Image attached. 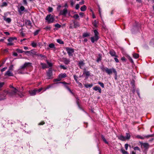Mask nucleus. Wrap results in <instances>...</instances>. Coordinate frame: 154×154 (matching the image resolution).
I'll return each instance as SVG.
<instances>
[{
    "label": "nucleus",
    "instance_id": "1",
    "mask_svg": "<svg viewBox=\"0 0 154 154\" xmlns=\"http://www.w3.org/2000/svg\"><path fill=\"white\" fill-rule=\"evenodd\" d=\"M4 92L11 97H22L23 96V94L15 88L8 91L4 90Z\"/></svg>",
    "mask_w": 154,
    "mask_h": 154
},
{
    "label": "nucleus",
    "instance_id": "2",
    "mask_svg": "<svg viewBox=\"0 0 154 154\" xmlns=\"http://www.w3.org/2000/svg\"><path fill=\"white\" fill-rule=\"evenodd\" d=\"M106 72L108 75H110L112 74V72H113L116 77L117 76V72L116 69L114 68L111 69H108L107 68H106L105 69Z\"/></svg>",
    "mask_w": 154,
    "mask_h": 154
},
{
    "label": "nucleus",
    "instance_id": "3",
    "mask_svg": "<svg viewBox=\"0 0 154 154\" xmlns=\"http://www.w3.org/2000/svg\"><path fill=\"white\" fill-rule=\"evenodd\" d=\"M131 135L129 133H126L125 136H124L122 135H120L118 137V138L122 141H125L126 140H129L130 139Z\"/></svg>",
    "mask_w": 154,
    "mask_h": 154
},
{
    "label": "nucleus",
    "instance_id": "4",
    "mask_svg": "<svg viewBox=\"0 0 154 154\" xmlns=\"http://www.w3.org/2000/svg\"><path fill=\"white\" fill-rule=\"evenodd\" d=\"M45 19L48 21V23L53 22L54 20V16L51 14L47 15Z\"/></svg>",
    "mask_w": 154,
    "mask_h": 154
},
{
    "label": "nucleus",
    "instance_id": "5",
    "mask_svg": "<svg viewBox=\"0 0 154 154\" xmlns=\"http://www.w3.org/2000/svg\"><path fill=\"white\" fill-rule=\"evenodd\" d=\"M66 49L69 56H73V54L74 52V49L73 48L70 47H66Z\"/></svg>",
    "mask_w": 154,
    "mask_h": 154
},
{
    "label": "nucleus",
    "instance_id": "6",
    "mask_svg": "<svg viewBox=\"0 0 154 154\" xmlns=\"http://www.w3.org/2000/svg\"><path fill=\"white\" fill-rule=\"evenodd\" d=\"M68 13V11L66 8H65L63 10L60 11L59 13V15H63L65 16Z\"/></svg>",
    "mask_w": 154,
    "mask_h": 154
},
{
    "label": "nucleus",
    "instance_id": "7",
    "mask_svg": "<svg viewBox=\"0 0 154 154\" xmlns=\"http://www.w3.org/2000/svg\"><path fill=\"white\" fill-rule=\"evenodd\" d=\"M140 144L141 146V147L142 148L143 146V148L145 149H147L149 146V144L147 143H143L140 142Z\"/></svg>",
    "mask_w": 154,
    "mask_h": 154
},
{
    "label": "nucleus",
    "instance_id": "8",
    "mask_svg": "<svg viewBox=\"0 0 154 154\" xmlns=\"http://www.w3.org/2000/svg\"><path fill=\"white\" fill-rule=\"evenodd\" d=\"M32 63H25L23 65L21 66V68L22 69H24L25 68L31 66Z\"/></svg>",
    "mask_w": 154,
    "mask_h": 154
},
{
    "label": "nucleus",
    "instance_id": "9",
    "mask_svg": "<svg viewBox=\"0 0 154 154\" xmlns=\"http://www.w3.org/2000/svg\"><path fill=\"white\" fill-rule=\"evenodd\" d=\"M6 93H3L2 94H0V101L5 100L6 99Z\"/></svg>",
    "mask_w": 154,
    "mask_h": 154
},
{
    "label": "nucleus",
    "instance_id": "10",
    "mask_svg": "<svg viewBox=\"0 0 154 154\" xmlns=\"http://www.w3.org/2000/svg\"><path fill=\"white\" fill-rule=\"evenodd\" d=\"M25 24L27 27L29 28H31L32 27V23L30 20H26L25 21Z\"/></svg>",
    "mask_w": 154,
    "mask_h": 154
},
{
    "label": "nucleus",
    "instance_id": "11",
    "mask_svg": "<svg viewBox=\"0 0 154 154\" xmlns=\"http://www.w3.org/2000/svg\"><path fill=\"white\" fill-rule=\"evenodd\" d=\"M47 75L49 77V79H50L52 75V72L51 68H50L48 71L47 72Z\"/></svg>",
    "mask_w": 154,
    "mask_h": 154
},
{
    "label": "nucleus",
    "instance_id": "12",
    "mask_svg": "<svg viewBox=\"0 0 154 154\" xmlns=\"http://www.w3.org/2000/svg\"><path fill=\"white\" fill-rule=\"evenodd\" d=\"M99 38L98 36H94V37H91V38L92 43H94L95 41H97Z\"/></svg>",
    "mask_w": 154,
    "mask_h": 154
},
{
    "label": "nucleus",
    "instance_id": "13",
    "mask_svg": "<svg viewBox=\"0 0 154 154\" xmlns=\"http://www.w3.org/2000/svg\"><path fill=\"white\" fill-rule=\"evenodd\" d=\"M5 76H13L14 74L10 70H8L5 73Z\"/></svg>",
    "mask_w": 154,
    "mask_h": 154
},
{
    "label": "nucleus",
    "instance_id": "14",
    "mask_svg": "<svg viewBox=\"0 0 154 154\" xmlns=\"http://www.w3.org/2000/svg\"><path fill=\"white\" fill-rule=\"evenodd\" d=\"M63 60L64 63L66 65L69 64L70 62V59L66 58H63Z\"/></svg>",
    "mask_w": 154,
    "mask_h": 154
},
{
    "label": "nucleus",
    "instance_id": "15",
    "mask_svg": "<svg viewBox=\"0 0 154 154\" xmlns=\"http://www.w3.org/2000/svg\"><path fill=\"white\" fill-rule=\"evenodd\" d=\"M93 89L95 91H98L100 93H101V88L98 86H96L94 87L93 88Z\"/></svg>",
    "mask_w": 154,
    "mask_h": 154
},
{
    "label": "nucleus",
    "instance_id": "16",
    "mask_svg": "<svg viewBox=\"0 0 154 154\" xmlns=\"http://www.w3.org/2000/svg\"><path fill=\"white\" fill-rule=\"evenodd\" d=\"M25 9V7L23 6H21L18 10V12L19 13V14H21L22 13V12L24 11Z\"/></svg>",
    "mask_w": 154,
    "mask_h": 154
},
{
    "label": "nucleus",
    "instance_id": "17",
    "mask_svg": "<svg viewBox=\"0 0 154 154\" xmlns=\"http://www.w3.org/2000/svg\"><path fill=\"white\" fill-rule=\"evenodd\" d=\"M84 65L85 63H84L83 61H79L78 64V66L81 69H82V67H83L84 66Z\"/></svg>",
    "mask_w": 154,
    "mask_h": 154
},
{
    "label": "nucleus",
    "instance_id": "18",
    "mask_svg": "<svg viewBox=\"0 0 154 154\" xmlns=\"http://www.w3.org/2000/svg\"><path fill=\"white\" fill-rule=\"evenodd\" d=\"M73 22V23H74V28H76L78 27H79V23L76 21L75 20H72Z\"/></svg>",
    "mask_w": 154,
    "mask_h": 154
},
{
    "label": "nucleus",
    "instance_id": "19",
    "mask_svg": "<svg viewBox=\"0 0 154 154\" xmlns=\"http://www.w3.org/2000/svg\"><path fill=\"white\" fill-rule=\"evenodd\" d=\"M36 92L35 89H34L33 90L29 91V94L31 96H34L36 94Z\"/></svg>",
    "mask_w": 154,
    "mask_h": 154
},
{
    "label": "nucleus",
    "instance_id": "20",
    "mask_svg": "<svg viewBox=\"0 0 154 154\" xmlns=\"http://www.w3.org/2000/svg\"><path fill=\"white\" fill-rule=\"evenodd\" d=\"M66 77V73H64L63 74H60L58 77L60 78L61 80V79L63 78H64Z\"/></svg>",
    "mask_w": 154,
    "mask_h": 154
},
{
    "label": "nucleus",
    "instance_id": "21",
    "mask_svg": "<svg viewBox=\"0 0 154 154\" xmlns=\"http://www.w3.org/2000/svg\"><path fill=\"white\" fill-rule=\"evenodd\" d=\"M109 54L112 56L117 57V56L116 55V53L114 51H110L109 52Z\"/></svg>",
    "mask_w": 154,
    "mask_h": 154
},
{
    "label": "nucleus",
    "instance_id": "22",
    "mask_svg": "<svg viewBox=\"0 0 154 154\" xmlns=\"http://www.w3.org/2000/svg\"><path fill=\"white\" fill-rule=\"evenodd\" d=\"M17 38L16 37H10L9 38L8 40L9 42H12V41L14 40H17Z\"/></svg>",
    "mask_w": 154,
    "mask_h": 154
},
{
    "label": "nucleus",
    "instance_id": "23",
    "mask_svg": "<svg viewBox=\"0 0 154 154\" xmlns=\"http://www.w3.org/2000/svg\"><path fill=\"white\" fill-rule=\"evenodd\" d=\"M101 138L103 140V141L106 144H108V142L106 141V139L105 137L103 135H101Z\"/></svg>",
    "mask_w": 154,
    "mask_h": 154
},
{
    "label": "nucleus",
    "instance_id": "24",
    "mask_svg": "<svg viewBox=\"0 0 154 154\" xmlns=\"http://www.w3.org/2000/svg\"><path fill=\"white\" fill-rule=\"evenodd\" d=\"M48 46L50 48L55 49V45L53 43H51Z\"/></svg>",
    "mask_w": 154,
    "mask_h": 154
},
{
    "label": "nucleus",
    "instance_id": "25",
    "mask_svg": "<svg viewBox=\"0 0 154 154\" xmlns=\"http://www.w3.org/2000/svg\"><path fill=\"white\" fill-rule=\"evenodd\" d=\"M86 9L87 7L85 5H84L83 6H82L80 8V10L81 11H85L86 10Z\"/></svg>",
    "mask_w": 154,
    "mask_h": 154
},
{
    "label": "nucleus",
    "instance_id": "26",
    "mask_svg": "<svg viewBox=\"0 0 154 154\" xmlns=\"http://www.w3.org/2000/svg\"><path fill=\"white\" fill-rule=\"evenodd\" d=\"M90 35V34L89 33H83L82 35V37L83 38H85L86 37H88Z\"/></svg>",
    "mask_w": 154,
    "mask_h": 154
},
{
    "label": "nucleus",
    "instance_id": "27",
    "mask_svg": "<svg viewBox=\"0 0 154 154\" xmlns=\"http://www.w3.org/2000/svg\"><path fill=\"white\" fill-rule=\"evenodd\" d=\"M93 85L92 84H87L85 85V87L87 88H91L93 86Z\"/></svg>",
    "mask_w": 154,
    "mask_h": 154
},
{
    "label": "nucleus",
    "instance_id": "28",
    "mask_svg": "<svg viewBox=\"0 0 154 154\" xmlns=\"http://www.w3.org/2000/svg\"><path fill=\"white\" fill-rule=\"evenodd\" d=\"M30 54H32L33 55H35L36 56H37V55L38 54L37 52L33 50H32L31 51V53Z\"/></svg>",
    "mask_w": 154,
    "mask_h": 154
},
{
    "label": "nucleus",
    "instance_id": "29",
    "mask_svg": "<svg viewBox=\"0 0 154 154\" xmlns=\"http://www.w3.org/2000/svg\"><path fill=\"white\" fill-rule=\"evenodd\" d=\"M72 17L75 18V19L79 20V16L78 14H75Z\"/></svg>",
    "mask_w": 154,
    "mask_h": 154
},
{
    "label": "nucleus",
    "instance_id": "30",
    "mask_svg": "<svg viewBox=\"0 0 154 154\" xmlns=\"http://www.w3.org/2000/svg\"><path fill=\"white\" fill-rule=\"evenodd\" d=\"M16 51L17 52L19 53H23V52H24V51H23L22 50L19 49H16Z\"/></svg>",
    "mask_w": 154,
    "mask_h": 154
},
{
    "label": "nucleus",
    "instance_id": "31",
    "mask_svg": "<svg viewBox=\"0 0 154 154\" xmlns=\"http://www.w3.org/2000/svg\"><path fill=\"white\" fill-rule=\"evenodd\" d=\"M41 65L43 69H45L47 68L46 65L45 63H41Z\"/></svg>",
    "mask_w": 154,
    "mask_h": 154
},
{
    "label": "nucleus",
    "instance_id": "32",
    "mask_svg": "<svg viewBox=\"0 0 154 154\" xmlns=\"http://www.w3.org/2000/svg\"><path fill=\"white\" fill-rule=\"evenodd\" d=\"M133 57L135 58H137L139 57L138 54L137 53H134L133 55Z\"/></svg>",
    "mask_w": 154,
    "mask_h": 154
},
{
    "label": "nucleus",
    "instance_id": "33",
    "mask_svg": "<svg viewBox=\"0 0 154 154\" xmlns=\"http://www.w3.org/2000/svg\"><path fill=\"white\" fill-rule=\"evenodd\" d=\"M31 45L34 48L36 47L37 46V44L34 42H32Z\"/></svg>",
    "mask_w": 154,
    "mask_h": 154
},
{
    "label": "nucleus",
    "instance_id": "34",
    "mask_svg": "<svg viewBox=\"0 0 154 154\" xmlns=\"http://www.w3.org/2000/svg\"><path fill=\"white\" fill-rule=\"evenodd\" d=\"M36 93H39L40 92H41L43 89V88H41L39 89H35Z\"/></svg>",
    "mask_w": 154,
    "mask_h": 154
},
{
    "label": "nucleus",
    "instance_id": "35",
    "mask_svg": "<svg viewBox=\"0 0 154 154\" xmlns=\"http://www.w3.org/2000/svg\"><path fill=\"white\" fill-rule=\"evenodd\" d=\"M57 42L60 44H63L64 42L60 39H58L57 40Z\"/></svg>",
    "mask_w": 154,
    "mask_h": 154
},
{
    "label": "nucleus",
    "instance_id": "36",
    "mask_svg": "<svg viewBox=\"0 0 154 154\" xmlns=\"http://www.w3.org/2000/svg\"><path fill=\"white\" fill-rule=\"evenodd\" d=\"M48 11L49 12H51L53 11V8L51 7H49Z\"/></svg>",
    "mask_w": 154,
    "mask_h": 154
},
{
    "label": "nucleus",
    "instance_id": "37",
    "mask_svg": "<svg viewBox=\"0 0 154 154\" xmlns=\"http://www.w3.org/2000/svg\"><path fill=\"white\" fill-rule=\"evenodd\" d=\"M94 32L95 36H98L99 33L96 30H94Z\"/></svg>",
    "mask_w": 154,
    "mask_h": 154
},
{
    "label": "nucleus",
    "instance_id": "38",
    "mask_svg": "<svg viewBox=\"0 0 154 154\" xmlns=\"http://www.w3.org/2000/svg\"><path fill=\"white\" fill-rule=\"evenodd\" d=\"M154 136V134H151V135H146L145 136H144V138L145 137L146 138H149V137H153Z\"/></svg>",
    "mask_w": 154,
    "mask_h": 154
},
{
    "label": "nucleus",
    "instance_id": "39",
    "mask_svg": "<svg viewBox=\"0 0 154 154\" xmlns=\"http://www.w3.org/2000/svg\"><path fill=\"white\" fill-rule=\"evenodd\" d=\"M98 84L102 88H104V85L103 83L100 82H98Z\"/></svg>",
    "mask_w": 154,
    "mask_h": 154
},
{
    "label": "nucleus",
    "instance_id": "40",
    "mask_svg": "<svg viewBox=\"0 0 154 154\" xmlns=\"http://www.w3.org/2000/svg\"><path fill=\"white\" fill-rule=\"evenodd\" d=\"M39 31L40 30L38 29L36 31H35L34 33V35H37L38 34Z\"/></svg>",
    "mask_w": 154,
    "mask_h": 154
},
{
    "label": "nucleus",
    "instance_id": "41",
    "mask_svg": "<svg viewBox=\"0 0 154 154\" xmlns=\"http://www.w3.org/2000/svg\"><path fill=\"white\" fill-rule=\"evenodd\" d=\"M76 102L78 106L79 105V99L78 97H76Z\"/></svg>",
    "mask_w": 154,
    "mask_h": 154
},
{
    "label": "nucleus",
    "instance_id": "42",
    "mask_svg": "<svg viewBox=\"0 0 154 154\" xmlns=\"http://www.w3.org/2000/svg\"><path fill=\"white\" fill-rule=\"evenodd\" d=\"M121 151L122 152L123 154H128L127 152V151H125L124 149H121Z\"/></svg>",
    "mask_w": 154,
    "mask_h": 154
},
{
    "label": "nucleus",
    "instance_id": "43",
    "mask_svg": "<svg viewBox=\"0 0 154 154\" xmlns=\"http://www.w3.org/2000/svg\"><path fill=\"white\" fill-rule=\"evenodd\" d=\"M60 67L62 69H64V70L66 69H67V67H65L64 65H60Z\"/></svg>",
    "mask_w": 154,
    "mask_h": 154
},
{
    "label": "nucleus",
    "instance_id": "44",
    "mask_svg": "<svg viewBox=\"0 0 154 154\" xmlns=\"http://www.w3.org/2000/svg\"><path fill=\"white\" fill-rule=\"evenodd\" d=\"M13 65H11L9 67V68L8 70H10H10L12 71V70H13Z\"/></svg>",
    "mask_w": 154,
    "mask_h": 154
},
{
    "label": "nucleus",
    "instance_id": "45",
    "mask_svg": "<svg viewBox=\"0 0 154 154\" xmlns=\"http://www.w3.org/2000/svg\"><path fill=\"white\" fill-rule=\"evenodd\" d=\"M7 3L6 2H3L2 5V7L6 6L7 5Z\"/></svg>",
    "mask_w": 154,
    "mask_h": 154
},
{
    "label": "nucleus",
    "instance_id": "46",
    "mask_svg": "<svg viewBox=\"0 0 154 154\" xmlns=\"http://www.w3.org/2000/svg\"><path fill=\"white\" fill-rule=\"evenodd\" d=\"M23 4L27 6V5H28V3L27 2L26 0H23Z\"/></svg>",
    "mask_w": 154,
    "mask_h": 154
},
{
    "label": "nucleus",
    "instance_id": "47",
    "mask_svg": "<svg viewBox=\"0 0 154 154\" xmlns=\"http://www.w3.org/2000/svg\"><path fill=\"white\" fill-rule=\"evenodd\" d=\"M134 149L135 150H138L139 151H140V149L138 147H137V146H136V147H134Z\"/></svg>",
    "mask_w": 154,
    "mask_h": 154
},
{
    "label": "nucleus",
    "instance_id": "48",
    "mask_svg": "<svg viewBox=\"0 0 154 154\" xmlns=\"http://www.w3.org/2000/svg\"><path fill=\"white\" fill-rule=\"evenodd\" d=\"M137 137L140 138L141 139H144V137H142L139 135H137Z\"/></svg>",
    "mask_w": 154,
    "mask_h": 154
},
{
    "label": "nucleus",
    "instance_id": "49",
    "mask_svg": "<svg viewBox=\"0 0 154 154\" xmlns=\"http://www.w3.org/2000/svg\"><path fill=\"white\" fill-rule=\"evenodd\" d=\"M60 83H62L63 84L64 86H65V85H66L67 84L69 85L70 83H67V82H60Z\"/></svg>",
    "mask_w": 154,
    "mask_h": 154
},
{
    "label": "nucleus",
    "instance_id": "50",
    "mask_svg": "<svg viewBox=\"0 0 154 154\" xmlns=\"http://www.w3.org/2000/svg\"><path fill=\"white\" fill-rule=\"evenodd\" d=\"M5 20L8 23H9L11 22V20L10 18H7Z\"/></svg>",
    "mask_w": 154,
    "mask_h": 154
},
{
    "label": "nucleus",
    "instance_id": "51",
    "mask_svg": "<svg viewBox=\"0 0 154 154\" xmlns=\"http://www.w3.org/2000/svg\"><path fill=\"white\" fill-rule=\"evenodd\" d=\"M51 28V27L49 26H46L44 28V29H45L47 30H50Z\"/></svg>",
    "mask_w": 154,
    "mask_h": 154
},
{
    "label": "nucleus",
    "instance_id": "52",
    "mask_svg": "<svg viewBox=\"0 0 154 154\" xmlns=\"http://www.w3.org/2000/svg\"><path fill=\"white\" fill-rule=\"evenodd\" d=\"M85 73L86 76H89L90 75V72L89 71H85Z\"/></svg>",
    "mask_w": 154,
    "mask_h": 154
},
{
    "label": "nucleus",
    "instance_id": "53",
    "mask_svg": "<svg viewBox=\"0 0 154 154\" xmlns=\"http://www.w3.org/2000/svg\"><path fill=\"white\" fill-rule=\"evenodd\" d=\"M93 25L95 26L96 27L97 26V20H95L94 21L93 23Z\"/></svg>",
    "mask_w": 154,
    "mask_h": 154
},
{
    "label": "nucleus",
    "instance_id": "54",
    "mask_svg": "<svg viewBox=\"0 0 154 154\" xmlns=\"http://www.w3.org/2000/svg\"><path fill=\"white\" fill-rule=\"evenodd\" d=\"M54 26L57 28H60L61 26V25L58 23H57Z\"/></svg>",
    "mask_w": 154,
    "mask_h": 154
},
{
    "label": "nucleus",
    "instance_id": "55",
    "mask_svg": "<svg viewBox=\"0 0 154 154\" xmlns=\"http://www.w3.org/2000/svg\"><path fill=\"white\" fill-rule=\"evenodd\" d=\"M61 7V6L60 5H59L57 6V11H59V12H60V11L61 10H60V9Z\"/></svg>",
    "mask_w": 154,
    "mask_h": 154
},
{
    "label": "nucleus",
    "instance_id": "56",
    "mask_svg": "<svg viewBox=\"0 0 154 154\" xmlns=\"http://www.w3.org/2000/svg\"><path fill=\"white\" fill-rule=\"evenodd\" d=\"M69 28L70 29H73L74 28V25H73L72 23H71L69 24Z\"/></svg>",
    "mask_w": 154,
    "mask_h": 154
},
{
    "label": "nucleus",
    "instance_id": "57",
    "mask_svg": "<svg viewBox=\"0 0 154 154\" xmlns=\"http://www.w3.org/2000/svg\"><path fill=\"white\" fill-rule=\"evenodd\" d=\"M74 79L76 82V83L78 82V81L77 79V78H78L77 77L76 75H74Z\"/></svg>",
    "mask_w": 154,
    "mask_h": 154
},
{
    "label": "nucleus",
    "instance_id": "58",
    "mask_svg": "<svg viewBox=\"0 0 154 154\" xmlns=\"http://www.w3.org/2000/svg\"><path fill=\"white\" fill-rule=\"evenodd\" d=\"M61 80V79L59 77H58V79H54V82H57V81H60Z\"/></svg>",
    "mask_w": 154,
    "mask_h": 154
},
{
    "label": "nucleus",
    "instance_id": "59",
    "mask_svg": "<svg viewBox=\"0 0 154 154\" xmlns=\"http://www.w3.org/2000/svg\"><path fill=\"white\" fill-rule=\"evenodd\" d=\"M45 124V122L44 121H42L38 124V125H44Z\"/></svg>",
    "mask_w": 154,
    "mask_h": 154
},
{
    "label": "nucleus",
    "instance_id": "60",
    "mask_svg": "<svg viewBox=\"0 0 154 154\" xmlns=\"http://www.w3.org/2000/svg\"><path fill=\"white\" fill-rule=\"evenodd\" d=\"M37 56H40L41 57H45V56H44L42 54H38H38L37 55Z\"/></svg>",
    "mask_w": 154,
    "mask_h": 154
},
{
    "label": "nucleus",
    "instance_id": "61",
    "mask_svg": "<svg viewBox=\"0 0 154 154\" xmlns=\"http://www.w3.org/2000/svg\"><path fill=\"white\" fill-rule=\"evenodd\" d=\"M79 8V4H77L75 6V8L76 9H78Z\"/></svg>",
    "mask_w": 154,
    "mask_h": 154
},
{
    "label": "nucleus",
    "instance_id": "62",
    "mask_svg": "<svg viewBox=\"0 0 154 154\" xmlns=\"http://www.w3.org/2000/svg\"><path fill=\"white\" fill-rule=\"evenodd\" d=\"M70 4H71V5L72 6H73V5H74L75 3L73 2V0H71L70 1Z\"/></svg>",
    "mask_w": 154,
    "mask_h": 154
},
{
    "label": "nucleus",
    "instance_id": "63",
    "mask_svg": "<svg viewBox=\"0 0 154 154\" xmlns=\"http://www.w3.org/2000/svg\"><path fill=\"white\" fill-rule=\"evenodd\" d=\"M85 1L84 0H82L81 1L79 2V5H82L84 3Z\"/></svg>",
    "mask_w": 154,
    "mask_h": 154
},
{
    "label": "nucleus",
    "instance_id": "64",
    "mask_svg": "<svg viewBox=\"0 0 154 154\" xmlns=\"http://www.w3.org/2000/svg\"><path fill=\"white\" fill-rule=\"evenodd\" d=\"M128 59L129 60H130V61L131 62V63H133V60L131 58V57H128Z\"/></svg>",
    "mask_w": 154,
    "mask_h": 154
}]
</instances>
